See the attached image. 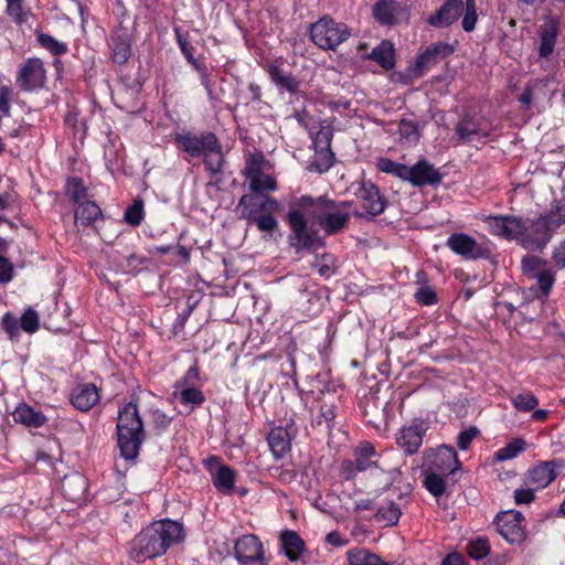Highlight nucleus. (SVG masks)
<instances>
[{
	"instance_id": "f257e3e1",
	"label": "nucleus",
	"mask_w": 565,
	"mask_h": 565,
	"mask_svg": "<svg viewBox=\"0 0 565 565\" xmlns=\"http://www.w3.org/2000/svg\"><path fill=\"white\" fill-rule=\"evenodd\" d=\"M351 202H334L322 198L301 196L290 207L287 220L291 228V245L297 249H318L323 242L308 228L315 221L329 235L342 230L350 218Z\"/></svg>"
},
{
	"instance_id": "f03ea898",
	"label": "nucleus",
	"mask_w": 565,
	"mask_h": 565,
	"mask_svg": "<svg viewBox=\"0 0 565 565\" xmlns=\"http://www.w3.org/2000/svg\"><path fill=\"white\" fill-rule=\"evenodd\" d=\"M183 525L169 519L152 522L129 543V556L135 562L163 555L171 546L183 541Z\"/></svg>"
},
{
	"instance_id": "7ed1b4c3",
	"label": "nucleus",
	"mask_w": 565,
	"mask_h": 565,
	"mask_svg": "<svg viewBox=\"0 0 565 565\" xmlns=\"http://www.w3.org/2000/svg\"><path fill=\"white\" fill-rule=\"evenodd\" d=\"M484 223L491 234L515 241L529 250H541L551 241L543 218H521L516 216L489 215Z\"/></svg>"
},
{
	"instance_id": "20e7f679",
	"label": "nucleus",
	"mask_w": 565,
	"mask_h": 565,
	"mask_svg": "<svg viewBox=\"0 0 565 565\" xmlns=\"http://www.w3.org/2000/svg\"><path fill=\"white\" fill-rule=\"evenodd\" d=\"M117 437L120 456L127 461H134L143 438V423L136 404L128 403L119 409Z\"/></svg>"
},
{
	"instance_id": "39448f33",
	"label": "nucleus",
	"mask_w": 565,
	"mask_h": 565,
	"mask_svg": "<svg viewBox=\"0 0 565 565\" xmlns=\"http://www.w3.org/2000/svg\"><path fill=\"white\" fill-rule=\"evenodd\" d=\"M178 147L192 158L203 157L205 168L213 174L220 173L223 168V152L216 136L205 132L200 136L180 134L175 137Z\"/></svg>"
},
{
	"instance_id": "423d86ee",
	"label": "nucleus",
	"mask_w": 565,
	"mask_h": 565,
	"mask_svg": "<svg viewBox=\"0 0 565 565\" xmlns=\"http://www.w3.org/2000/svg\"><path fill=\"white\" fill-rule=\"evenodd\" d=\"M350 30L330 17H322L311 24L310 38L322 50H335L350 36Z\"/></svg>"
},
{
	"instance_id": "0eeeda50",
	"label": "nucleus",
	"mask_w": 565,
	"mask_h": 565,
	"mask_svg": "<svg viewBox=\"0 0 565 565\" xmlns=\"http://www.w3.org/2000/svg\"><path fill=\"white\" fill-rule=\"evenodd\" d=\"M354 194L358 205L354 211L356 216H376L384 212L386 201L371 181H362Z\"/></svg>"
},
{
	"instance_id": "6e6552de",
	"label": "nucleus",
	"mask_w": 565,
	"mask_h": 565,
	"mask_svg": "<svg viewBox=\"0 0 565 565\" xmlns=\"http://www.w3.org/2000/svg\"><path fill=\"white\" fill-rule=\"evenodd\" d=\"M424 465L426 470L448 476L460 469L457 452L452 447L446 445L425 451Z\"/></svg>"
},
{
	"instance_id": "1a4fd4ad",
	"label": "nucleus",
	"mask_w": 565,
	"mask_h": 565,
	"mask_svg": "<svg viewBox=\"0 0 565 565\" xmlns=\"http://www.w3.org/2000/svg\"><path fill=\"white\" fill-rule=\"evenodd\" d=\"M249 182L250 191L260 193L277 190V183L273 175L264 172V160L260 156H250L244 170Z\"/></svg>"
},
{
	"instance_id": "9d476101",
	"label": "nucleus",
	"mask_w": 565,
	"mask_h": 565,
	"mask_svg": "<svg viewBox=\"0 0 565 565\" xmlns=\"http://www.w3.org/2000/svg\"><path fill=\"white\" fill-rule=\"evenodd\" d=\"M500 535L510 543H520L525 539V519L519 511L509 510L497 516Z\"/></svg>"
},
{
	"instance_id": "9b49d317",
	"label": "nucleus",
	"mask_w": 565,
	"mask_h": 565,
	"mask_svg": "<svg viewBox=\"0 0 565 565\" xmlns=\"http://www.w3.org/2000/svg\"><path fill=\"white\" fill-rule=\"evenodd\" d=\"M235 557L241 565H265L263 544L254 534L241 536L235 543Z\"/></svg>"
},
{
	"instance_id": "f8f14e48",
	"label": "nucleus",
	"mask_w": 565,
	"mask_h": 565,
	"mask_svg": "<svg viewBox=\"0 0 565 565\" xmlns=\"http://www.w3.org/2000/svg\"><path fill=\"white\" fill-rule=\"evenodd\" d=\"M46 71L42 60L30 57L21 65L17 83L23 90H33L44 85Z\"/></svg>"
},
{
	"instance_id": "ddd939ff",
	"label": "nucleus",
	"mask_w": 565,
	"mask_h": 565,
	"mask_svg": "<svg viewBox=\"0 0 565 565\" xmlns=\"http://www.w3.org/2000/svg\"><path fill=\"white\" fill-rule=\"evenodd\" d=\"M237 209L241 211V216L249 221L263 212H279L280 204L277 200L270 196L244 194L239 199Z\"/></svg>"
},
{
	"instance_id": "4468645a",
	"label": "nucleus",
	"mask_w": 565,
	"mask_h": 565,
	"mask_svg": "<svg viewBox=\"0 0 565 565\" xmlns=\"http://www.w3.org/2000/svg\"><path fill=\"white\" fill-rule=\"evenodd\" d=\"M446 246L456 255L463 259L475 260L482 258L486 254L484 248L472 236L466 233H454L446 242Z\"/></svg>"
},
{
	"instance_id": "2eb2a0df",
	"label": "nucleus",
	"mask_w": 565,
	"mask_h": 565,
	"mask_svg": "<svg viewBox=\"0 0 565 565\" xmlns=\"http://www.w3.org/2000/svg\"><path fill=\"white\" fill-rule=\"evenodd\" d=\"M539 56L540 58H548L554 50L559 35V21L556 17L545 15L543 23L539 25Z\"/></svg>"
},
{
	"instance_id": "dca6fc26",
	"label": "nucleus",
	"mask_w": 565,
	"mask_h": 565,
	"mask_svg": "<svg viewBox=\"0 0 565 565\" xmlns=\"http://www.w3.org/2000/svg\"><path fill=\"white\" fill-rule=\"evenodd\" d=\"M441 173L425 159L417 161L414 166H406L404 181L414 186L436 185L441 181Z\"/></svg>"
},
{
	"instance_id": "f3484780",
	"label": "nucleus",
	"mask_w": 565,
	"mask_h": 565,
	"mask_svg": "<svg viewBox=\"0 0 565 565\" xmlns=\"http://www.w3.org/2000/svg\"><path fill=\"white\" fill-rule=\"evenodd\" d=\"M190 376H196V371L194 369H190L188 371L184 380L175 382L172 393V399L179 402L188 412L193 411L205 401L204 394L201 390L186 385L185 380Z\"/></svg>"
},
{
	"instance_id": "a211bd4d",
	"label": "nucleus",
	"mask_w": 565,
	"mask_h": 565,
	"mask_svg": "<svg viewBox=\"0 0 565 565\" xmlns=\"http://www.w3.org/2000/svg\"><path fill=\"white\" fill-rule=\"evenodd\" d=\"M296 434L297 428L292 422L287 423L286 426H278L271 429L267 441L275 458L279 459L290 450L291 440Z\"/></svg>"
},
{
	"instance_id": "6ab92c4d",
	"label": "nucleus",
	"mask_w": 565,
	"mask_h": 565,
	"mask_svg": "<svg viewBox=\"0 0 565 565\" xmlns=\"http://www.w3.org/2000/svg\"><path fill=\"white\" fill-rule=\"evenodd\" d=\"M206 466L212 471L214 487L224 493L232 492L235 484V471L228 466L221 465L220 458L216 456L207 458Z\"/></svg>"
},
{
	"instance_id": "aec40b11",
	"label": "nucleus",
	"mask_w": 565,
	"mask_h": 565,
	"mask_svg": "<svg viewBox=\"0 0 565 565\" xmlns=\"http://www.w3.org/2000/svg\"><path fill=\"white\" fill-rule=\"evenodd\" d=\"M455 49L452 45L446 42H438L428 45L424 52H422L416 61L415 67L419 73H423L425 70L431 67L440 60L451 55Z\"/></svg>"
},
{
	"instance_id": "412c9836",
	"label": "nucleus",
	"mask_w": 565,
	"mask_h": 565,
	"mask_svg": "<svg viewBox=\"0 0 565 565\" xmlns=\"http://www.w3.org/2000/svg\"><path fill=\"white\" fill-rule=\"evenodd\" d=\"M425 433L426 428L423 424L413 423L408 426H404L397 434V445L405 451V454L414 455L422 446Z\"/></svg>"
},
{
	"instance_id": "4be33fe9",
	"label": "nucleus",
	"mask_w": 565,
	"mask_h": 565,
	"mask_svg": "<svg viewBox=\"0 0 565 565\" xmlns=\"http://www.w3.org/2000/svg\"><path fill=\"white\" fill-rule=\"evenodd\" d=\"M462 11V0H446L439 10L427 19V22L436 28H445L457 21Z\"/></svg>"
},
{
	"instance_id": "5701e85b",
	"label": "nucleus",
	"mask_w": 565,
	"mask_h": 565,
	"mask_svg": "<svg viewBox=\"0 0 565 565\" xmlns=\"http://www.w3.org/2000/svg\"><path fill=\"white\" fill-rule=\"evenodd\" d=\"M555 478L554 465L550 461H544L527 470L524 482L527 487L541 490L546 488Z\"/></svg>"
},
{
	"instance_id": "b1692460",
	"label": "nucleus",
	"mask_w": 565,
	"mask_h": 565,
	"mask_svg": "<svg viewBox=\"0 0 565 565\" xmlns=\"http://www.w3.org/2000/svg\"><path fill=\"white\" fill-rule=\"evenodd\" d=\"M266 71L278 89L286 90L292 95L300 93V82L290 73L286 72L277 63H268Z\"/></svg>"
},
{
	"instance_id": "393cba45",
	"label": "nucleus",
	"mask_w": 565,
	"mask_h": 565,
	"mask_svg": "<svg viewBox=\"0 0 565 565\" xmlns=\"http://www.w3.org/2000/svg\"><path fill=\"white\" fill-rule=\"evenodd\" d=\"M99 393L94 384H81L71 395V402L81 412H87L99 401Z\"/></svg>"
},
{
	"instance_id": "a878e982",
	"label": "nucleus",
	"mask_w": 565,
	"mask_h": 565,
	"mask_svg": "<svg viewBox=\"0 0 565 565\" xmlns=\"http://www.w3.org/2000/svg\"><path fill=\"white\" fill-rule=\"evenodd\" d=\"M13 420L31 428H40L46 423V417L34 411L30 405L20 403L12 413Z\"/></svg>"
},
{
	"instance_id": "bb28decb",
	"label": "nucleus",
	"mask_w": 565,
	"mask_h": 565,
	"mask_svg": "<svg viewBox=\"0 0 565 565\" xmlns=\"http://www.w3.org/2000/svg\"><path fill=\"white\" fill-rule=\"evenodd\" d=\"M281 547L289 561L296 562L305 550V543L295 531H285L280 535Z\"/></svg>"
},
{
	"instance_id": "cd10ccee",
	"label": "nucleus",
	"mask_w": 565,
	"mask_h": 565,
	"mask_svg": "<svg viewBox=\"0 0 565 565\" xmlns=\"http://www.w3.org/2000/svg\"><path fill=\"white\" fill-rule=\"evenodd\" d=\"M401 13V7L396 1L381 0L373 7L375 19L382 24H393Z\"/></svg>"
},
{
	"instance_id": "c85d7f7f",
	"label": "nucleus",
	"mask_w": 565,
	"mask_h": 565,
	"mask_svg": "<svg viewBox=\"0 0 565 565\" xmlns=\"http://www.w3.org/2000/svg\"><path fill=\"white\" fill-rule=\"evenodd\" d=\"M102 216L100 207L90 201L82 202L75 210V225L86 227Z\"/></svg>"
},
{
	"instance_id": "c756f323",
	"label": "nucleus",
	"mask_w": 565,
	"mask_h": 565,
	"mask_svg": "<svg viewBox=\"0 0 565 565\" xmlns=\"http://www.w3.org/2000/svg\"><path fill=\"white\" fill-rule=\"evenodd\" d=\"M457 134L460 139L472 142L475 140L486 139L490 135V130L476 121L463 119L457 127Z\"/></svg>"
},
{
	"instance_id": "7c9ffc66",
	"label": "nucleus",
	"mask_w": 565,
	"mask_h": 565,
	"mask_svg": "<svg viewBox=\"0 0 565 565\" xmlns=\"http://www.w3.org/2000/svg\"><path fill=\"white\" fill-rule=\"evenodd\" d=\"M383 68L391 70L395 64L394 45L390 41H382L370 54Z\"/></svg>"
},
{
	"instance_id": "2f4dec72",
	"label": "nucleus",
	"mask_w": 565,
	"mask_h": 565,
	"mask_svg": "<svg viewBox=\"0 0 565 565\" xmlns=\"http://www.w3.org/2000/svg\"><path fill=\"white\" fill-rule=\"evenodd\" d=\"M539 217L544 220L546 230L550 232V237L552 238L554 232L565 224V203L553 206L551 211Z\"/></svg>"
},
{
	"instance_id": "473e14b6",
	"label": "nucleus",
	"mask_w": 565,
	"mask_h": 565,
	"mask_svg": "<svg viewBox=\"0 0 565 565\" xmlns=\"http://www.w3.org/2000/svg\"><path fill=\"white\" fill-rule=\"evenodd\" d=\"M402 515V510L398 504L393 501L384 502L375 514V518L379 522L384 523V525L391 526L395 525Z\"/></svg>"
},
{
	"instance_id": "72a5a7b5",
	"label": "nucleus",
	"mask_w": 565,
	"mask_h": 565,
	"mask_svg": "<svg viewBox=\"0 0 565 565\" xmlns=\"http://www.w3.org/2000/svg\"><path fill=\"white\" fill-rule=\"evenodd\" d=\"M86 480L77 473L65 477L62 482V489L71 500H77L86 491Z\"/></svg>"
},
{
	"instance_id": "f704fd0d",
	"label": "nucleus",
	"mask_w": 565,
	"mask_h": 565,
	"mask_svg": "<svg viewBox=\"0 0 565 565\" xmlns=\"http://www.w3.org/2000/svg\"><path fill=\"white\" fill-rule=\"evenodd\" d=\"M376 456V451L372 444L362 443L354 450L355 461L358 463V468L360 471H365L375 465L374 457Z\"/></svg>"
},
{
	"instance_id": "c9c22d12",
	"label": "nucleus",
	"mask_w": 565,
	"mask_h": 565,
	"mask_svg": "<svg viewBox=\"0 0 565 565\" xmlns=\"http://www.w3.org/2000/svg\"><path fill=\"white\" fill-rule=\"evenodd\" d=\"M350 565H388L383 562L376 554L363 548H353L348 552Z\"/></svg>"
},
{
	"instance_id": "e433bc0d",
	"label": "nucleus",
	"mask_w": 565,
	"mask_h": 565,
	"mask_svg": "<svg viewBox=\"0 0 565 565\" xmlns=\"http://www.w3.org/2000/svg\"><path fill=\"white\" fill-rule=\"evenodd\" d=\"M249 222H253L256 227L264 233V237L273 238L274 232L278 230V221L275 216H273V213L263 212L262 214L253 217L249 220Z\"/></svg>"
},
{
	"instance_id": "4c0bfd02",
	"label": "nucleus",
	"mask_w": 565,
	"mask_h": 565,
	"mask_svg": "<svg viewBox=\"0 0 565 565\" xmlns=\"http://www.w3.org/2000/svg\"><path fill=\"white\" fill-rule=\"evenodd\" d=\"M526 448V443L521 438H515L494 452L497 461H507L515 458Z\"/></svg>"
},
{
	"instance_id": "58836bf2",
	"label": "nucleus",
	"mask_w": 565,
	"mask_h": 565,
	"mask_svg": "<svg viewBox=\"0 0 565 565\" xmlns=\"http://www.w3.org/2000/svg\"><path fill=\"white\" fill-rule=\"evenodd\" d=\"M448 475H441L430 470L425 471L424 484L426 489L436 498L440 497L446 489L445 477Z\"/></svg>"
},
{
	"instance_id": "ea45409f",
	"label": "nucleus",
	"mask_w": 565,
	"mask_h": 565,
	"mask_svg": "<svg viewBox=\"0 0 565 565\" xmlns=\"http://www.w3.org/2000/svg\"><path fill=\"white\" fill-rule=\"evenodd\" d=\"M113 60L117 64H125L131 54L130 43L126 38L111 39Z\"/></svg>"
},
{
	"instance_id": "a19ab883",
	"label": "nucleus",
	"mask_w": 565,
	"mask_h": 565,
	"mask_svg": "<svg viewBox=\"0 0 565 565\" xmlns=\"http://www.w3.org/2000/svg\"><path fill=\"white\" fill-rule=\"evenodd\" d=\"M36 38L40 45L53 55H63L68 51V45L65 42H61L50 34L38 32Z\"/></svg>"
},
{
	"instance_id": "79ce46f5",
	"label": "nucleus",
	"mask_w": 565,
	"mask_h": 565,
	"mask_svg": "<svg viewBox=\"0 0 565 565\" xmlns=\"http://www.w3.org/2000/svg\"><path fill=\"white\" fill-rule=\"evenodd\" d=\"M334 162V154L331 151V149L322 150L318 149L315 150V154L312 157L311 166L315 167V169L318 172H326L328 171Z\"/></svg>"
},
{
	"instance_id": "37998d69",
	"label": "nucleus",
	"mask_w": 565,
	"mask_h": 565,
	"mask_svg": "<svg viewBox=\"0 0 565 565\" xmlns=\"http://www.w3.org/2000/svg\"><path fill=\"white\" fill-rule=\"evenodd\" d=\"M377 169L381 172L393 174L404 181L406 175V166L395 162L388 158H380L377 160Z\"/></svg>"
},
{
	"instance_id": "c03bdc74",
	"label": "nucleus",
	"mask_w": 565,
	"mask_h": 565,
	"mask_svg": "<svg viewBox=\"0 0 565 565\" xmlns=\"http://www.w3.org/2000/svg\"><path fill=\"white\" fill-rule=\"evenodd\" d=\"M467 552L475 559H481L486 557L490 552L488 540L484 537H478L470 541L467 545Z\"/></svg>"
},
{
	"instance_id": "a18cd8bd",
	"label": "nucleus",
	"mask_w": 565,
	"mask_h": 565,
	"mask_svg": "<svg viewBox=\"0 0 565 565\" xmlns=\"http://www.w3.org/2000/svg\"><path fill=\"white\" fill-rule=\"evenodd\" d=\"M143 220V201L141 199L134 200V203L127 207L125 212V221L134 226L139 225Z\"/></svg>"
},
{
	"instance_id": "49530a36",
	"label": "nucleus",
	"mask_w": 565,
	"mask_h": 565,
	"mask_svg": "<svg viewBox=\"0 0 565 565\" xmlns=\"http://www.w3.org/2000/svg\"><path fill=\"white\" fill-rule=\"evenodd\" d=\"M39 326L40 319L38 312L32 308H28L20 319L21 330L28 333H34L38 331Z\"/></svg>"
},
{
	"instance_id": "de8ad7c7",
	"label": "nucleus",
	"mask_w": 565,
	"mask_h": 565,
	"mask_svg": "<svg viewBox=\"0 0 565 565\" xmlns=\"http://www.w3.org/2000/svg\"><path fill=\"white\" fill-rule=\"evenodd\" d=\"M399 136L408 143L417 142L419 139L418 126L412 120H402L398 126Z\"/></svg>"
},
{
	"instance_id": "09e8293b",
	"label": "nucleus",
	"mask_w": 565,
	"mask_h": 565,
	"mask_svg": "<svg viewBox=\"0 0 565 565\" xmlns=\"http://www.w3.org/2000/svg\"><path fill=\"white\" fill-rule=\"evenodd\" d=\"M513 406L521 412L534 409L539 401L532 393H522L512 398Z\"/></svg>"
},
{
	"instance_id": "8fccbe9b",
	"label": "nucleus",
	"mask_w": 565,
	"mask_h": 565,
	"mask_svg": "<svg viewBox=\"0 0 565 565\" xmlns=\"http://www.w3.org/2000/svg\"><path fill=\"white\" fill-rule=\"evenodd\" d=\"M332 129L330 127H321L315 135L312 143L315 150L318 149H331Z\"/></svg>"
},
{
	"instance_id": "3c124183",
	"label": "nucleus",
	"mask_w": 565,
	"mask_h": 565,
	"mask_svg": "<svg viewBox=\"0 0 565 565\" xmlns=\"http://www.w3.org/2000/svg\"><path fill=\"white\" fill-rule=\"evenodd\" d=\"M545 267V262L536 256L527 255L522 259V269L524 274L534 278L542 268Z\"/></svg>"
},
{
	"instance_id": "603ef678",
	"label": "nucleus",
	"mask_w": 565,
	"mask_h": 565,
	"mask_svg": "<svg viewBox=\"0 0 565 565\" xmlns=\"http://www.w3.org/2000/svg\"><path fill=\"white\" fill-rule=\"evenodd\" d=\"M66 194L75 202H81L86 196V190L79 179L72 178L66 183Z\"/></svg>"
},
{
	"instance_id": "864d4df0",
	"label": "nucleus",
	"mask_w": 565,
	"mask_h": 565,
	"mask_svg": "<svg viewBox=\"0 0 565 565\" xmlns=\"http://www.w3.org/2000/svg\"><path fill=\"white\" fill-rule=\"evenodd\" d=\"M7 13L17 22L22 23L26 21V12L23 8V0H6Z\"/></svg>"
},
{
	"instance_id": "5fc2aeb1",
	"label": "nucleus",
	"mask_w": 565,
	"mask_h": 565,
	"mask_svg": "<svg viewBox=\"0 0 565 565\" xmlns=\"http://www.w3.org/2000/svg\"><path fill=\"white\" fill-rule=\"evenodd\" d=\"M534 278L537 279V284L545 295L550 292L555 281V275L553 270L545 267L537 271Z\"/></svg>"
},
{
	"instance_id": "6e6d98bb",
	"label": "nucleus",
	"mask_w": 565,
	"mask_h": 565,
	"mask_svg": "<svg viewBox=\"0 0 565 565\" xmlns=\"http://www.w3.org/2000/svg\"><path fill=\"white\" fill-rule=\"evenodd\" d=\"M2 326L11 339L20 333V326L18 319L10 312H7L2 318Z\"/></svg>"
},
{
	"instance_id": "4d7b16f0",
	"label": "nucleus",
	"mask_w": 565,
	"mask_h": 565,
	"mask_svg": "<svg viewBox=\"0 0 565 565\" xmlns=\"http://www.w3.org/2000/svg\"><path fill=\"white\" fill-rule=\"evenodd\" d=\"M535 489L532 487L520 488L514 490V502L516 504H530L535 499Z\"/></svg>"
},
{
	"instance_id": "13d9d810",
	"label": "nucleus",
	"mask_w": 565,
	"mask_h": 565,
	"mask_svg": "<svg viewBox=\"0 0 565 565\" xmlns=\"http://www.w3.org/2000/svg\"><path fill=\"white\" fill-rule=\"evenodd\" d=\"M479 430L476 427L462 430L458 436V447L460 450H467L471 441L477 437Z\"/></svg>"
},
{
	"instance_id": "bf43d9fd",
	"label": "nucleus",
	"mask_w": 565,
	"mask_h": 565,
	"mask_svg": "<svg viewBox=\"0 0 565 565\" xmlns=\"http://www.w3.org/2000/svg\"><path fill=\"white\" fill-rule=\"evenodd\" d=\"M12 95V89L7 86H0V118L3 116H8L10 113V98Z\"/></svg>"
},
{
	"instance_id": "052dcab7",
	"label": "nucleus",
	"mask_w": 565,
	"mask_h": 565,
	"mask_svg": "<svg viewBox=\"0 0 565 565\" xmlns=\"http://www.w3.org/2000/svg\"><path fill=\"white\" fill-rule=\"evenodd\" d=\"M334 417V406L324 404L321 406L320 414L318 415L316 423L317 425L326 424L327 427H330Z\"/></svg>"
},
{
	"instance_id": "680f3d73",
	"label": "nucleus",
	"mask_w": 565,
	"mask_h": 565,
	"mask_svg": "<svg viewBox=\"0 0 565 565\" xmlns=\"http://www.w3.org/2000/svg\"><path fill=\"white\" fill-rule=\"evenodd\" d=\"M478 20L477 9H465V14L462 18V28L466 32H471L475 30L476 23Z\"/></svg>"
},
{
	"instance_id": "e2e57ef3",
	"label": "nucleus",
	"mask_w": 565,
	"mask_h": 565,
	"mask_svg": "<svg viewBox=\"0 0 565 565\" xmlns=\"http://www.w3.org/2000/svg\"><path fill=\"white\" fill-rule=\"evenodd\" d=\"M419 303L429 306L436 302V294L428 287L420 288L415 295Z\"/></svg>"
},
{
	"instance_id": "0e129e2a",
	"label": "nucleus",
	"mask_w": 565,
	"mask_h": 565,
	"mask_svg": "<svg viewBox=\"0 0 565 565\" xmlns=\"http://www.w3.org/2000/svg\"><path fill=\"white\" fill-rule=\"evenodd\" d=\"M13 267L11 263L7 258L0 256V282L7 284L11 281Z\"/></svg>"
},
{
	"instance_id": "69168bd1",
	"label": "nucleus",
	"mask_w": 565,
	"mask_h": 565,
	"mask_svg": "<svg viewBox=\"0 0 565 565\" xmlns=\"http://www.w3.org/2000/svg\"><path fill=\"white\" fill-rule=\"evenodd\" d=\"M360 471L356 461L345 460L341 463L340 472L341 476L347 479H353L356 472Z\"/></svg>"
},
{
	"instance_id": "338daca9",
	"label": "nucleus",
	"mask_w": 565,
	"mask_h": 565,
	"mask_svg": "<svg viewBox=\"0 0 565 565\" xmlns=\"http://www.w3.org/2000/svg\"><path fill=\"white\" fill-rule=\"evenodd\" d=\"M553 259L559 268H565V241L561 242L554 248Z\"/></svg>"
},
{
	"instance_id": "774afa93",
	"label": "nucleus",
	"mask_w": 565,
	"mask_h": 565,
	"mask_svg": "<svg viewBox=\"0 0 565 565\" xmlns=\"http://www.w3.org/2000/svg\"><path fill=\"white\" fill-rule=\"evenodd\" d=\"M152 419L158 427L166 428L170 425L172 417L168 416L159 409H156L152 412Z\"/></svg>"
}]
</instances>
